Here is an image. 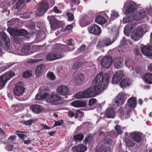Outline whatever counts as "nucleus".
Returning <instances> with one entry per match:
<instances>
[{"label":"nucleus","instance_id":"obj_1","mask_svg":"<svg viewBox=\"0 0 152 152\" xmlns=\"http://www.w3.org/2000/svg\"><path fill=\"white\" fill-rule=\"evenodd\" d=\"M110 78L108 73H105L103 76L101 73L98 74L92 81L94 87H90L85 91L87 98L94 97L96 94L104 90L107 86Z\"/></svg>","mask_w":152,"mask_h":152},{"label":"nucleus","instance_id":"obj_2","mask_svg":"<svg viewBox=\"0 0 152 152\" xmlns=\"http://www.w3.org/2000/svg\"><path fill=\"white\" fill-rule=\"evenodd\" d=\"M125 94L124 92L120 93L117 95L116 99L113 102L111 106L107 109L104 114L107 118H113L115 116V107H116L119 105L122 104L124 102L126 98Z\"/></svg>","mask_w":152,"mask_h":152},{"label":"nucleus","instance_id":"obj_3","mask_svg":"<svg viewBox=\"0 0 152 152\" xmlns=\"http://www.w3.org/2000/svg\"><path fill=\"white\" fill-rule=\"evenodd\" d=\"M127 102L128 105L121 107L118 109L120 117L122 120L128 118L129 116L132 111L130 107L133 108L135 107L137 105V99L134 97L128 99Z\"/></svg>","mask_w":152,"mask_h":152},{"label":"nucleus","instance_id":"obj_4","mask_svg":"<svg viewBox=\"0 0 152 152\" xmlns=\"http://www.w3.org/2000/svg\"><path fill=\"white\" fill-rule=\"evenodd\" d=\"M148 13L152 14V8L151 6L149 8L142 9L136 12L134 16V19L136 20L141 19Z\"/></svg>","mask_w":152,"mask_h":152},{"label":"nucleus","instance_id":"obj_5","mask_svg":"<svg viewBox=\"0 0 152 152\" xmlns=\"http://www.w3.org/2000/svg\"><path fill=\"white\" fill-rule=\"evenodd\" d=\"M143 32V29L142 27H139L132 32L131 37L134 41H138L142 37Z\"/></svg>","mask_w":152,"mask_h":152},{"label":"nucleus","instance_id":"obj_6","mask_svg":"<svg viewBox=\"0 0 152 152\" xmlns=\"http://www.w3.org/2000/svg\"><path fill=\"white\" fill-rule=\"evenodd\" d=\"M123 9H125L126 14H129L134 12L137 9L136 4L133 1L130 2L127 6L125 5Z\"/></svg>","mask_w":152,"mask_h":152},{"label":"nucleus","instance_id":"obj_7","mask_svg":"<svg viewBox=\"0 0 152 152\" xmlns=\"http://www.w3.org/2000/svg\"><path fill=\"white\" fill-rule=\"evenodd\" d=\"M48 9V4L45 2L42 1L39 4L36 14L38 16H41L46 12Z\"/></svg>","mask_w":152,"mask_h":152},{"label":"nucleus","instance_id":"obj_8","mask_svg":"<svg viewBox=\"0 0 152 152\" xmlns=\"http://www.w3.org/2000/svg\"><path fill=\"white\" fill-rule=\"evenodd\" d=\"M48 19L50 22V28L52 30H55L58 28L60 21H58L53 16H48Z\"/></svg>","mask_w":152,"mask_h":152},{"label":"nucleus","instance_id":"obj_9","mask_svg":"<svg viewBox=\"0 0 152 152\" xmlns=\"http://www.w3.org/2000/svg\"><path fill=\"white\" fill-rule=\"evenodd\" d=\"M112 61L113 59L111 56H105L101 60V65L104 68H109L112 64Z\"/></svg>","mask_w":152,"mask_h":152},{"label":"nucleus","instance_id":"obj_10","mask_svg":"<svg viewBox=\"0 0 152 152\" xmlns=\"http://www.w3.org/2000/svg\"><path fill=\"white\" fill-rule=\"evenodd\" d=\"M61 97L57 94L54 93L51 94L46 99V102L54 104V103L58 101L61 99Z\"/></svg>","mask_w":152,"mask_h":152},{"label":"nucleus","instance_id":"obj_11","mask_svg":"<svg viewBox=\"0 0 152 152\" xmlns=\"http://www.w3.org/2000/svg\"><path fill=\"white\" fill-rule=\"evenodd\" d=\"M142 53L148 57L152 56V46L145 45L141 48Z\"/></svg>","mask_w":152,"mask_h":152},{"label":"nucleus","instance_id":"obj_12","mask_svg":"<svg viewBox=\"0 0 152 152\" xmlns=\"http://www.w3.org/2000/svg\"><path fill=\"white\" fill-rule=\"evenodd\" d=\"M136 25V23L132 21L129 22L124 27V33L125 35L129 36L131 30L135 27Z\"/></svg>","mask_w":152,"mask_h":152},{"label":"nucleus","instance_id":"obj_13","mask_svg":"<svg viewBox=\"0 0 152 152\" xmlns=\"http://www.w3.org/2000/svg\"><path fill=\"white\" fill-rule=\"evenodd\" d=\"M123 76V72L121 70H119L116 72L112 78V83L117 84L122 79Z\"/></svg>","mask_w":152,"mask_h":152},{"label":"nucleus","instance_id":"obj_14","mask_svg":"<svg viewBox=\"0 0 152 152\" xmlns=\"http://www.w3.org/2000/svg\"><path fill=\"white\" fill-rule=\"evenodd\" d=\"M88 30L91 33L98 36H99L101 33V28L96 24L91 25L88 28Z\"/></svg>","mask_w":152,"mask_h":152},{"label":"nucleus","instance_id":"obj_15","mask_svg":"<svg viewBox=\"0 0 152 152\" xmlns=\"http://www.w3.org/2000/svg\"><path fill=\"white\" fill-rule=\"evenodd\" d=\"M84 79V75L82 73L75 74L74 75L73 80L74 83L77 85L82 83Z\"/></svg>","mask_w":152,"mask_h":152},{"label":"nucleus","instance_id":"obj_16","mask_svg":"<svg viewBox=\"0 0 152 152\" xmlns=\"http://www.w3.org/2000/svg\"><path fill=\"white\" fill-rule=\"evenodd\" d=\"M58 93L61 95L64 96L68 94L69 88L66 86H59L57 89Z\"/></svg>","mask_w":152,"mask_h":152},{"label":"nucleus","instance_id":"obj_17","mask_svg":"<svg viewBox=\"0 0 152 152\" xmlns=\"http://www.w3.org/2000/svg\"><path fill=\"white\" fill-rule=\"evenodd\" d=\"M25 88L22 86L17 85L14 89V93L16 96H20L23 93Z\"/></svg>","mask_w":152,"mask_h":152},{"label":"nucleus","instance_id":"obj_18","mask_svg":"<svg viewBox=\"0 0 152 152\" xmlns=\"http://www.w3.org/2000/svg\"><path fill=\"white\" fill-rule=\"evenodd\" d=\"M72 149L74 152H83L86 150L87 147L82 144H80L78 146L74 147Z\"/></svg>","mask_w":152,"mask_h":152},{"label":"nucleus","instance_id":"obj_19","mask_svg":"<svg viewBox=\"0 0 152 152\" xmlns=\"http://www.w3.org/2000/svg\"><path fill=\"white\" fill-rule=\"evenodd\" d=\"M130 135L132 139L137 142L141 140V136L137 132H133L130 133Z\"/></svg>","mask_w":152,"mask_h":152},{"label":"nucleus","instance_id":"obj_20","mask_svg":"<svg viewBox=\"0 0 152 152\" xmlns=\"http://www.w3.org/2000/svg\"><path fill=\"white\" fill-rule=\"evenodd\" d=\"M10 35L15 36V35H18L20 36H24L28 34L27 32L23 29H22L20 30H16L15 32H10Z\"/></svg>","mask_w":152,"mask_h":152},{"label":"nucleus","instance_id":"obj_21","mask_svg":"<svg viewBox=\"0 0 152 152\" xmlns=\"http://www.w3.org/2000/svg\"><path fill=\"white\" fill-rule=\"evenodd\" d=\"M31 108L32 111L36 114H39L41 112L43 109L41 106L36 104L32 105Z\"/></svg>","mask_w":152,"mask_h":152},{"label":"nucleus","instance_id":"obj_22","mask_svg":"<svg viewBox=\"0 0 152 152\" xmlns=\"http://www.w3.org/2000/svg\"><path fill=\"white\" fill-rule=\"evenodd\" d=\"M143 80L146 83L148 84H152V74L148 73L144 76Z\"/></svg>","mask_w":152,"mask_h":152},{"label":"nucleus","instance_id":"obj_23","mask_svg":"<svg viewBox=\"0 0 152 152\" xmlns=\"http://www.w3.org/2000/svg\"><path fill=\"white\" fill-rule=\"evenodd\" d=\"M72 105L76 107H84L86 105V103L79 100H76L72 103Z\"/></svg>","mask_w":152,"mask_h":152},{"label":"nucleus","instance_id":"obj_24","mask_svg":"<svg viewBox=\"0 0 152 152\" xmlns=\"http://www.w3.org/2000/svg\"><path fill=\"white\" fill-rule=\"evenodd\" d=\"M130 80L128 78H125L122 80L120 82L119 85L121 88H124L128 86L131 84Z\"/></svg>","mask_w":152,"mask_h":152},{"label":"nucleus","instance_id":"obj_25","mask_svg":"<svg viewBox=\"0 0 152 152\" xmlns=\"http://www.w3.org/2000/svg\"><path fill=\"white\" fill-rule=\"evenodd\" d=\"M114 65L118 69L121 68L123 66L122 59L121 58H116L114 61Z\"/></svg>","mask_w":152,"mask_h":152},{"label":"nucleus","instance_id":"obj_26","mask_svg":"<svg viewBox=\"0 0 152 152\" xmlns=\"http://www.w3.org/2000/svg\"><path fill=\"white\" fill-rule=\"evenodd\" d=\"M45 67V65L43 64L38 65L35 71L36 75L37 76H39L40 74L43 72Z\"/></svg>","mask_w":152,"mask_h":152},{"label":"nucleus","instance_id":"obj_27","mask_svg":"<svg viewBox=\"0 0 152 152\" xmlns=\"http://www.w3.org/2000/svg\"><path fill=\"white\" fill-rule=\"evenodd\" d=\"M126 66L128 68H132V69L134 70L135 63L133 62L131 58L126 59L125 63Z\"/></svg>","mask_w":152,"mask_h":152},{"label":"nucleus","instance_id":"obj_28","mask_svg":"<svg viewBox=\"0 0 152 152\" xmlns=\"http://www.w3.org/2000/svg\"><path fill=\"white\" fill-rule=\"evenodd\" d=\"M1 35L4 42L6 43V45L7 46L6 47V49L7 50L8 49L9 47L8 43L10 41L9 38L7 37L4 31H2L1 32Z\"/></svg>","mask_w":152,"mask_h":152},{"label":"nucleus","instance_id":"obj_29","mask_svg":"<svg viewBox=\"0 0 152 152\" xmlns=\"http://www.w3.org/2000/svg\"><path fill=\"white\" fill-rule=\"evenodd\" d=\"M96 22L99 24H104L106 22L104 18L101 15H99L95 18Z\"/></svg>","mask_w":152,"mask_h":152},{"label":"nucleus","instance_id":"obj_30","mask_svg":"<svg viewBox=\"0 0 152 152\" xmlns=\"http://www.w3.org/2000/svg\"><path fill=\"white\" fill-rule=\"evenodd\" d=\"M39 89L40 91L44 92L43 94H42V99L46 98L48 97L49 96V94L45 92L48 91V88H45L44 87H40Z\"/></svg>","mask_w":152,"mask_h":152},{"label":"nucleus","instance_id":"obj_31","mask_svg":"<svg viewBox=\"0 0 152 152\" xmlns=\"http://www.w3.org/2000/svg\"><path fill=\"white\" fill-rule=\"evenodd\" d=\"M15 73L13 71H10L4 75L3 76L7 81L8 80H10L11 77L15 76Z\"/></svg>","mask_w":152,"mask_h":152},{"label":"nucleus","instance_id":"obj_32","mask_svg":"<svg viewBox=\"0 0 152 152\" xmlns=\"http://www.w3.org/2000/svg\"><path fill=\"white\" fill-rule=\"evenodd\" d=\"M104 142L105 144L110 145L113 142V140L112 137L110 136H106L104 140Z\"/></svg>","mask_w":152,"mask_h":152},{"label":"nucleus","instance_id":"obj_33","mask_svg":"<svg viewBox=\"0 0 152 152\" xmlns=\"http://www.w3.org/2000/svg\"><path fill=\"white\" fill-rule=\"evenodd\" d=\"M30 49V47L28 45H24L21 50V52L25 54L28 55L29 54L28 52Z\"/></svg>","mask_w":152,"mask_h":152},{"label":"nucleus","instance_id":"obj_34","mask_svg":"<svg viewBox=\"0 0 152 152\" xmlns=\"http://www.w3.org/2000/svg\"><path fill=\"white\" fill-rule=\"evenodd\" d=\"M31 0H18L16 4V7L17 9H19L20 6L24 3H28L31 1Z\"/></svg>","mask_w":152,"mask_h":152},{"label":"nucleus","instance_id":"obj_35","mask_svg":"<svg viewBox=\"0 0 152 152\" xmlns=\"http://www.w3.org/2000/svg\"><path fill=\"white\" fill-rule=\"evenodd\" d=\"M75 96L76 98L78 99L87 98L85 91L78 93L75 95Z\"/></svg>","mask_w":152,"mask_h":152},{"label":"nucleus","instance_id":"obj_36","mask_svg":"<svg viewBox=\"0 0 152 152\" xmlns=\"http://www.w3.org/2000/svg\"><path fill=\"white\" fill-rule=\"evenodd\" d=\"M45 31H39L38 32V34L36 37L39 39L40 40H42L44 39L45 37Z\"/></svg>","mask_w":152,"mask_h":152},{"label":"nucleus","instance_id":"obj_37","mask_svg":"<svg viewBox=\"0 0 152 152\" xmlns=\"http://www.w3.org/2000/svg\"><path fill=\"white\" fill-rule=\"evenodd\" d=\"M7 81L6 79L3 75L0 77V89H1L5 86Z\"/></svg>","mask_w":152,"mask_h":152},{"label":"nucleus","instance_id":"obj_38","mask_svg":"<svg viewBox=\"0 0 152 152\" xmlns=\"http://www.w3.org/2000/svg\"><path fill=\"white\" fill-rule=\"evenodd\" d=\"M47 60L49 61H53L56 60L54 52L48 54L47 56Z\"/></svg>","mask_w":152,"mask_h":152},{"label":"nucleus","instance_id":"obj_39","mask_svg":"<svg viewBox=\"0 0 152 152\" xmlns=\"http://www.w3.org/2000/svg\"><path fill=\"white\" fill-rule=\"evenodd\" d=\"M119 16L118 12L115 11H113L111 14L110 19L111 20L116 18Z\"/></svg>","mask_w":152,"mask_h":152},{"label":"nucleus","instance_id":"obj_40","mask_svg":"<svg viewBox=\"0 0 152 152\" xmlns=\"http://www.w3.org/2000/svg\"><path fill=\"white\" fill-rule=\"evenodd\" d=\"M54 53L56 60L61 58L63 56L61 52H59L58 51L54 52Z\"/></svg>","mask_w":152,"mask_h":152},{"label":"nucleus","instance_id":"obj_41","mask_svg":"<svg viewBox=\"0 0 152 152\" xmlns=\"http://www.w3.org/2000/svg\"><path fill=\"white\" fill-rule=\"evenodd\" d=\"M12 106L17 111H20L23 109V105L21 104H17L15 105H13Z\"/></svg>","mask_w":152,"mask_h":152},{"label":"nucleus","instance_id":"obj_42","mask_svg":"<svg viewBox=\"0 0 152 152\" xmlns=\"http://www.w3.org/2000/svg\"><path fill=\"white\" fill-rule=\"evenodd\" d=\"M103 40L106 46H108L113 43L111 42L110 39L108 38H104Z\"/></svg>","mask_w":152,"mask_h":152},{"label":"nucleus","instance_id":"obj_43","mask_svg":"<svg viewBox=\"0 0 152 152\" xmlns=\"http://www.w3.org/2000/svg\"><path fill=\"white\" fill-rule=\"evenodd\" d=\"M47 76L52 80H54L56 78L55 75L52 72H48L47 74Z\"/></svg>","mask_w":152,"mask_h":152},{"label":"nucleus","instance_id":"obj_44","mask_svg":"<svg viewBox=\"0 0 152 152\" xmlns=\"http://www.w3.org/2000/svg\"><path fill=\"white\" fill-rule=\"evenodd\" d=\"M132 20V18L131 16H125L123 18V21L124 23H127L130 22Z\"/></svg>","mask_w":152,"mask_h":152},{"label":"nucleus","instance_id":"obj_45","mask_svg":"<svg viewBox=\"0 0 152 152\" xmlns=\"http://www.w3.org/2000/svg\"><path fill=\"white\" fill-rule=\"evenodd\" d=\"M84 136L81 134H77L74 136L75 140H82L84 138Z\"/></svg>","mask_w":152,"mask_h":152},{"label":"nucleus","instance_id":"obj_46","mask_svg":"<svg viewBox=\"0 0 152 152\" xmlns=\"http://www.w3.org/2000/svg\"><path fill=\"white\" fill-rule=\"evenodd\" d=\"M31 76V72L26 71L24 72L23 74V77L26 78L29 77Z\"/></svg>","mask_w":152,"mask_h":152},{"label":"nucleus","instance_id":"obj_47","mask_svg":"<svg viewBox=\"0 0 152 152\" xmlns=\"http://www.w3.org/2000/svg\"><path fill=\"white\" fill-rule=\"evenodd\" d=\"M110 148H108L107 149L105 148L103 145L101 146L98 151H97V152H107V150H109Z\"/></svg>","mask_w":152,"mask_h":152},{"label":"nucleus","instance_id":"obj_48","mask_svg":"<svg viewBox=\"0 0 152 152\" xmlns=\"http://www.w3.org/2000/svg\"><path fill=\"white\" fill-rule=\"evenodd\" d=\"M16 64V63L12 62H10L8 64H7L6 66H4L3 67L4 70H5L7 69L10 68L14 64Z\"/></svg>","mask_w":152,"mask_h":152},{"label":"nucleus","instance_id":"obj_49","mask_svg":"<svg viewBox=\"0 0 152 152\" xmlns=\"http://www.w3.org/2000/svg\"><path fill=\"white\" fill-rule=\"evenodd\" d=\"M66 15L68 17V20L69 21H72L74 20V18L73 15L69 12H67L66 13Z\"/></svg>","mask_w":152,"mask_h":152},{"label":"nucleus","instance_id":"obj_50","mask_svg":"<svg viewBox=\"0 0 152 152\" xmlns=\"http://www.w3.org/2000/svg\"><path fill=\"white\" fill-rule=\"evenodd\" d=\"M80 65V62L77 61L72 66V68L74 70L77 69L79 67Z\"/></svg>","mask_w":152,"mask_h":152},{"label":"nucleus","instance_id":"obj_51","mask_svg":"<svg viewBox=\"0 0 152 152\" xmlns=\"http://www.w3.org/2000/svg\"><path fill=\"white\" fill-rule=\"evenodd\" d=\"M125 141L126 145L129 147L132 146L134 145L131 140L128 139H125Z\"/></svg>","mask_w":152,"mask_h":152},{"label":"nucleus","instance_id":"obj_52","mask_svg":"<svg viewBox=\"0 0 152 152\" xmlns=\"http://www.w3.org/2000/svg\"><path fill=\"white\" fill-rule=\"evenodd\" d=\"M105 46H106L103 40L99 42L97 45V47L99 48H100Z\"/></svg>","mask_w":152,"mask_h":152},{"label":"nucleus","instance_id":"obj_53","mask_svg":"<svg viewBox=\"0 0 152 152\" xmlns=\"http://www.w3.org/2000/svg\"><path fill=\"white\" fill-rule=\"evenodd\" d=\"M92 138V137L89 135L85 139L84 141L86 144L89 142L91 140Z\"/></svg>","mask_w":152,"mask_h":152},{"label":"nucleus","instance_id":"obj_54","mask_svg":"<svg viewBox=\"0 0 152 152\" xmlns=\"http://www.w3.org/2000/svg\"><path fill=\"white\" fill-rule=\"evenodd\" d=\"M115 129L118 134H121L122 132V129L119 125H116L115 127Z\"/></svg>","mask_w":152,"mask_h":152},{"label":"nucleus","instance_id":"obj_55","mask_svg":"<svg viewBox=\"0 0 152 152\" xmlns=\"http://www.w3.org/2000/svg\"><path fill=\"white\" fill-rule=\"evenodd\" d=\"M33 122L32 120H30L28 121H22V123L27 126L31 125Z\"/></svg>","mask_w":152,"mask_h":152},{"label":"nucleus","instance_id":"obj_56","mask_svg":"<svg viewBox=\"0 0 152 152\" xmlns=\"http://www.w3.org/2000/svg\"><path fill=\"white\" fill-rule=\"evenodd\" d=\"M63 121L62 120H59L58 121H56L54 124V126L56 127L57 126H61L62 123H63Z\"/></svg>","mask_w":152,"mask_h":152},{"label":"nucleus","instance_id":"obj_57","mask_svg":"<svg viewBox=\"0 0 152 152\" xmlns=\"http://www.w3.org/2000/svg\"><path fill=\"white\" fill-rule=\"evenodd\" d=\"M40 61L41 60L39 59H29L28 60V62L29 63H33Z\"/></svg>","mask_w":152,"mask_h":152},{"label":"nucleus","instance_id":"obj_58","mask_svg":"<svg viewBox=\"0 0 152 152\" xmlns=\"http://www.w3.org/2000/svg\"><path fill=\"white\" fill-rule=\"evenodd\" d=\"M96 102V99L94 98L91 99L89 101V106H91L95 103Z\"/></svg>","mask_w":152,"mask_h":152},{"label":"nucleus","instance_id":"obj_59","mask_svg":"<svg viewBox=\"0 0 152 152\" xmlns=\"http://www.w3.org/2000/svg\"><path fill=\"white\" fill-rule=\"evenodd\" d=\"M133 70H135L137 74H140L141 72V68L139 66H137L135 68L134 67V69Z\"/></svg>","mask_w":152,"mask_h":152},{"label":"nucleus","instance_id":"obj_60","mask_svg":"<svg viewBox=\"0 0 152 152\" xmlns=\"http://www.w3.org/2000/svg\"><path fill=\"white\" fill-rule=\"evenodd\" d=\"M71 4L72 5L75 4L77 5H78L80 3L79 0H71Z\"/></svg>","mask_w":152,"mask_h":152},{"label":"nucleus","instance_id":"obj_61","mask_svg":"<svg viewBox=\"0 0 152 152\" xmlns=\"http://www.w3.org/2000/svg\"><path fill=\"white\" fill-rule=\"evenodd\" d=\"M73 26L72 25H68L64 29V31H69L71 30Z\"/></svg>","mask_w":152,"mask_h":152},{"label":"nucleus","instance_id":"obj_62","mask_svg":"<svg viewBox=\"0 0 152 152\" xmlns=\"http://www.w3.org/2000/svg\"><path fill=\"white\" fill-rule=\"evenodd\" d=\"M35 99L37 100H40L42 99V94L39 93L37 94L35 96Z\"/></svg>","mask_w":152,"mask_h":152},{"label":"nucleus","instance_id":"obj_63","mask_svg":"<svg viewBox=\"0 0 152 152\" xmlns=\"http://www.w3.org/2000/svg\"><path fill=\"white\" fill-rule=\"evenodd\" d=\"M53 10L55 13H60L62 12L61 10H58L56 6L54 7Z\"/></svg>","mask_w":152,"mask_h":152},{"label":"nucleus","instance_id":"obj_64","mask_svg":"<svg viewBox=\"0 0 152 152\" xmlns=\"http://www.w3.org/2000/svg\"><path fill=\"white\" fill-rule=\"evenodd\" d=\"M13 147L12 145H9L6 147V149L9 151H12Z\"/></svg>","mask_w":152,"mask_h":152}]
</instances>
